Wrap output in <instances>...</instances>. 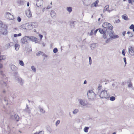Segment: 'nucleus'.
<instances>
[{
    "label": "nucleus",
    "instance_id": "48",
    "mask_svg": "<svg viewBox=\"0 0 134 134\" xmlns=\"http://www.w3.org/2000/svg\"><path fill=\"white\" fill-rule=\"evenodd\" d=\"M128 83H129V82H128ZM129 84L128 85V87H131L132 86V84L130 82H130H129Z\"/></svg>",
    "mask_w": 134,
    "mask_h": 134
},
{
    "label": "nucleus",
    "instance_id": "32",
    "mask_svg": "<svg viewBox=\"0 0 134 134\" xmlns=\"http://www.w3.org/2000/svg\"><path fill=\"white\" fill-rule=\"evenodd\" d=\"M43 52L41 51H39L38 53H36V55L37 56H39L41 54H42Z\"/></svg>",
    "mask_w": 134,
    "mask_h": 134
},
{
    "label": "nucleus",
    "instance_id": "2",
    "mask_svg": "<svg viewBox=\"0 0 134 134\" xmlns=\"http://www.w3.org/2000/svg\"><path fill=\"white\" fill-rule=\"evenodd\" d=\"M97 94L99 95L100 98H108L109 97V95H108L107 93V91L103 90L99 93V92H97Z\"/></svg>",
    "mask_w": 134,
    "mask_h": 134
},
{
    "label": "nucleus",
    "instance_id": "57",
    "mask_svg": "<svg viewBox=\"0 0 134 134\" xmlns=\"http://www.w3.org/2000/svg\"><path fill=\"white\" fill-rule=\"evenodd\" d=\"M51 8V7H50L49 6H48L47 8H46V9H49Z\"/></svg>",
    "mask_w": 134,
    "mask_h": 134
},
{
    "label": "nucleus",
    "instance_id": "31",
    "mask_svg": "<svg viewBox=\"0 0 134 134\" xmlns=\"http://www.w3.org/2000/svg\"><path fill=\"white\" fill-rule=\"evenodd\" d=\"M19 64L21 65L22 66H23L24 65V63L23 61L22 60H19Z\"/></svg>",
    "mask_w": 134,
    "mask_h": 134
},
{
    "label": "nucleus",
    "instance_id": "26",
    "mask_svg": "<svg viewBox=\"0 0 134 134\" xmlns=\"http://www.w3.org/2000/svg\"><path fill=\"white\" fill-rule=\"evenodd\" d=\"M109 9V6L108 5H106L105 7L104 8V11L106 10H108Z\"/></svg>",
    "mask_w": 134,
    "mask_h": 134
},
{
    "label": "nucleus",
    "instance_id": "20",
    "mask_svg": "<svg viewBox=\"0 0 134 134\" xmlns=\"http://www.w3.org/2000/svg\"><path fill=\"white\" fill-rule=\"evenodd\" d=\"M25 2V1H21L20 0L18 1V4L21 5H23L24 4Z\"/></svg>",
    "mask_w": 134,
    "mask_h": 134
},
{
    "label": "nucleus",
    "instance_id": "34",
    "mask_svg": "<svg viewBox=\"0 0 134 134\" xmlns=\"http://www.w3.org/2000/svg\"><path fill=\"white\" fill-rule=\"evenodd\" d=\"M115 98L114 96H111L110 97V99L111 101H113L115 100Z\"/></svg>",
    "mask_w": 134,
    "mask_h": 134
},
{
    "label": "nucleus",
    "instance_id": "52",
    "mask_svg": "<svg viewBox=\"0 0 134 134\" xmlns=\"http://www.w3.org/2000/svg\"><path fill=\"white\" fill-rule=\"evenodd\" d=\"M38 134H44V132L43 131H40Z\"/></svg>",
    "mask_w": 134,
    "mask_h": 134
},
{
    "label": "nucleus",
    "instance_id": "37",
    "mask_svg": "<svg viewBox=\"0 0 134 134\" xmlns=\"http://www.w3.org/2000/svg\"><path fill=\"white\" fill-rule=\"evenodd\" d=\"M58 51V49L57 48H54L53 50V52L54 53H57Z\"/></svg>",
    "mask_w": 134,
    "mask_h": 134
},
{
    "label": "nucleus",
    "instance_id": "10",
    "mask_svg": "<svg viewBox=\"0 0 134 134\" xmlns=\"http://www.w3.org/2000/svg\"><path fill=\"white\" fill-rule=\"evenodd\" d=\"M38 24L37 23H32L29 25V26L32 28H36Z\"/></svg>",
    "mask_w": 134,
    "mask_h": 134
},
{
    "label": "nucleus",
    "instance_id": "13",
    "mask_svg": "<svg viewBox=\"0 0 134 134\" xmlns=\"http://www.w3.org/2000/svg\"><path fill=\"white\" fill-rule=\"evenodd\" d=\"M78 101L80 104L83 106H85L87 105V103L85 102V101L81 99H79Z\"/></svg>",
    "mask_w": 134,
    "mask_h": 134
},
{
    "label": "nucleus",
    "instance_id": "15",
    "mask_svg": "<svg viewBox=\"0 0 134 134\" xmlns=\"http://www.w3.org/2000/svg\"><path fill=\"white\" fill-rule=\"evenodd\" d=\"M1 32L2 34L3 35H6L7 34L8 31L6 29L4 28H3L2 29Z\"/></svg>",
    "mask_w": 134,
    "mask_h": 134
},
{
    "label": "nucleus",
    "instance_id": "63",
    "mask_svg": "<svg viewBox=\"0 0 134 134\" xmlns=\"http://www.w3.org/2000/svg\"><path fill=\"white\" fill-rule=\"evenodd\" d=\"M21 34L20 33H19L18 35V36H21Z\"/></svg>",
    "mask_w": 134,
    "mask_h": 134
},
{
    "label": "nucleus",
    "instance_id": "40",
    "mask_svg": "<svg viewBox=\"0 0 134 134\" xmlns=\"http://www.w3.org/2000/svg\"><path fill=\"white\" fill-rule=\"evenodd\" d=\"M130 29H134V25L133 24H131L129 27Z\"/></svg>",
    "mask_w": 134,
    "mask_h": 134
},
{
    "label": "nucleus",
    "instance_id": "5",
    "mask_svg": "<svg viewBox=\"0 0 134 134\" xmlns=\"http://www.w3.org/2000/svg\"><path fill=\"white\" fill-rule=\"evenodd\" d=\"M87 96L89 99H94L96 97V94L92 90L88 91L87 92Z\"/></svg>",
    "mask_w": 134,
    "mask_h": 134
},
{
    "label": "nucleus",
    "instance_id": "11",
    "mask_svg": "<svg viewBox=\"0 0 134 134\" xmlns=\"http://www.w3.org/2000/svg\"><path fill=\"white\" fill-rule=\"evenodd\" d=\"M15 79L18 81V82L21 85H23V81L21 78L18 76L15 77Z\"/></svg>",
    "mask_w": 134,
    "mask_h": 134
},
{
    "label": "nucleus",
    "instance_id": "8",
    "mask_svg": "<svg viewBox=\"0 0 134 134\" xmlns=\"http://www.w3.org/2000/svg\"><path fill=\"white\" fill-rule=\"evenodd\" d=\"M29 41H32V42H35L36 43H38V41L37 40V38L33 36H28Z\"/></svg>",
    "mask_w": 134,
    "mask_h": 134
},
{
    "label": "nucleus",
    "instance_id": "9",
    "mask_svg": "<svg viewBox=\"0 0 134 134\" xmlns=\"http://www.w3.org/2000/svg\"><path fill=\"white\" fill-rule=\"evenodd\" d=\"M10 119H13L17 121H18L19 120V117L17 114H15L14 115L10 116Z\"/></svg>",
    "mask_w": 134,
    "mask_h": 134
},
{
    "label": "nucleus",
    "instance_id": "44",
    "mask_svg": "<svg viewBox=\"0 0 134 134\" xmlns=\"http://www.w3.org/2000/svg\"><path fill=\"white\" fill-rule=\"evenodd\" d=\"M21 20V18L19 17L18 16L17 18V20L19 22H20Z\"/></svg>",
    "mask_w": 134,
    "mask_h": 134
},
{
    "label": "nucleus",
    "instance_id": "25",
    "mask_svg": "<svg viewBox=\"0 0 134 134\" xmlns=\"http://www.w3.org/2000/svg\"><path fill=\"white\" fill-rule=\"evenodd\" d=\"M76 23L75 21H72L70 24V25L72 28L74 27L75 26V23Z\"/></svg>",
    "mask_w": 134,
    "mask_h": 134
},
{
    "label": "nucleus",
    "instance_id": "60",
    "mask_svg": "<svg viewBox=\"0 0 134 134\" xmlns=\"http://www.w3.org/2000/svg\"><path fill=\"white\" fill-rule=\"evenodd\" d=\"M18 36V35L16 34H14V37H16Z\"/></svg>",
    "mask_w": 134,
    "mask_h": 134
},
{
    "label": "nucleus",
    "instance_id": "4",
    "mask_svg": "<svg viewBox=\"0 0 134 134\" xmlns=\"http://www.w3.org/2000/svg\"><path fill=\"white\" fill-rule=\"evenodd\" d=\"M107 32L108 33L110 38H111L112 39H114L119 37L118 35H114V32L112 30H109V31Z\"/></svg>",
    "mask_w": 134,
    "mask_h": 134
},
{
    "label": "nucleus",
    "instance_id": "56",
    "mask_svg": "<svg viewBox=\"0 0 134 134\" xmlns=\"http://www.w3.org/2000/svg\"><path fill=\"white\" fill-rule=\"evenodd\" d=\"M126 33V32L125 31L123 32L122 33V34L123 36H124L125 35V34Z\"/></svg>",
    "mask_w": 134,
    "mask_h": 134
},
{
    "label": "nucleus",
    "instance_id": "47",
    "mask_svg": "<svg viewBox=\"0 0 134 134\" xmlns=\"http://www.w3.org/2000/svg\"><path fill=\"white\" fill-rule=\"evenodd\" d=\"M60 122V120H58L56 122V126H57V125L59 124Z\"/></svg>",
    "mask_w": 134,
    "mask_h": 134
},
{
    "label": "nucleus",
    "instance_id": "3",
    "mask_svg": "<svg viewBox=\"0 0 134 134\" xmlns=\"http://www.w3.org/2000/svg\"><path fill=\"white\" fill-rule=\"evenodd\" d=\"M102 26L104 28V29H105V31L107 32L109 31V30H112L113 27L111 24L107 22H105L103 24Z\"/></svg>",
    "mask_w": 134,
    "mask_h": 134
},
{
    "label": "nucleus",
    "instance_id": "46",
    "mask_svg": "<svg viewBox=\"0 0 134 134\" xmlns=\"http://www.w3.org/2000/svg\"><path fill=\"white\" fill-rule=\"evenodd\" d=\"M133 33L131 32V33L129 35V37H132L133 36Z\"/></svg>",
    "mask_w": 134,
    "mask_h": 134
},
{
    "label": "nucleus",
    "instance_id": "14",
    "mask_svg": "<svg viewBox=\"0 0 134 134\" xmlns=\"http://www.w3.org/2000/svg\"><path fill=\"white\" fill-rule=\"evenodd\" d=\"M26 107L25 109L24 110V111L25 113H27L29 114L30 113L31 111L30 108L29 107H28L27 104H26Z\"/></svg>",
    "mask_w": 134,
    "mask_h": 134
},
{
    "label": "nucleus",
    "instance_id": "12",
    "mask_svg": "<svg viewBox=\"0 0 134 134\" xmlns=\"http://www.w3.org/2000/svg\"><path fill=\"white\" fill-rule=\"evenodd\" d=\"M43 1L42 0H38L37 1V3L36 4L37 7H40L43 4Z\"/></svg>",
    "mask_w": 134,
    "mask_h": 134
},
{
    "label": "nucleus",
    "instance_id": "62",
    "mask_svg": "<svg viewBox=\"0 0 134 134\" xmlns=\"http://www.w3.org/2000/svg\"><path fill=\"white\" fill-rule=\"evenodd\" d=\"M87 83V81L86 80H85L83 84H85Z\"/></svg>",
    "mask_w": 134,
    "mask_h": 134
},
{
    "label": "nucleus",
    "instance_id": "33",
    "mask_svg": "<svg viewBox=\"0 0 134 134\" xmlns=\"http://www.w3.org/2000/svg\"><path fill=\"white\" fill-rule=\"evenodd\" d=\"M40 112L42 113H44L45 112V111L43 109L41 108L40 107Z\"/></svg>",
    "mask_w": 134,
    "mask_h": 134
},
{
    "label": "nucleus",
    "instance_id": "24",
    "mask_svg": "<svg viewBox=\"0 0 134 134\" xmlns=\"http://www.w3.org/2000/svg\"><path fill=\"white\" fill-rule=\"evenodd\" d=\"M66 10L69 13L71 12L72 11V8L70 7H67Z\"/></svg>",
    "mask_w": 134,
    "mask_h": 134
},
{
    "label": "nucleus",
    "instance_id": "22",
    "mask_svg": "<svg viewBox=\"0 0 134 134\" xmlns=\"http://www.w3.org/2000/svg\"><path fill=\"white\" fill-rule=\"evenodd\" d=\"M108 33L107 32V31H105V32H104V33L103 34V38H106L107 37Z\"/></svg>",
    "mask_w": 134,
    "mask_h": 134
},
{
    "label": "nucleus",
    "instance_id": "43",
    "mask_svg": "<svg viewBox=\"0 0 134 134\" xmlns=\"http://www.w3.org/2000/svg\"><path fill=\"white\" fill-rule=\"evenodd\" d=\"M89 64L91 65L92 64V59L91 57H89Z\"/></svg>",
    "mask_w": 134,
    "mask_h": 134
},
{
    "label": "nucleus",
    "instance_id": "50",
    "mask_svg": "<svg viewBox=\"0 0 134 134\" xmlns=\"http://www.w3.org/2000/svg\"><path fill=\"white\" fill-rule=\"evenodd\" d=\"M128 2L130 3L131 4L132 1L134 2V0H127Z\"/></svg>",
    "mask_w": 134,
    "mask_h": 134
},
{
    "label": "nucleus",
    "instance_id": "6",
    "mask_svg": "<svg viewBox=\"0 0 134 134\" xmlns=\"http://www.w3.org/2000/svg\"><path fill=\"white\" fill-rule=\"evenodd\" d=\"M21 42L23 44H27L29 43L28 36H25L23 37L21 39Z\"/></svg>",
    "mask_w": 134,
    "mask_h": 134
},
{
    "label": "nucleus",
    "instance_id": "45",
    "mask_svg": "<svg viewBox=\"0 0 134 134\" xmlns=\"http://www.w3.org/2000/svg\"><path fill=\"white\" fill-rule=\"evenodd\" d=\"M21 28H23V29H26V27L25 26V25H23L21 26Z\"/></svg>",
    "mask_w": 134,
    "mask_h": 134
},
{
    "label": "nucleus",
    "instance_id": "18",
    "mask_svg": "<svg viewBox=\"0 0 134 134\" xmlns=\"http://www.w3.org/2000/svg\"><path fill=\"white\" fill-rule=\"evenodd\" d=\"M11 69L13 71H15L17 70V68L14 65L11 64L10 65Z\"/></svg>",
    "mask_w": 134,
    "mask_h": 134
},
{
    "label": "nucleus",
    "instance_id": "1",
    "mask_svg": "<svg viewBox=\"0 0 134 134\" xmlns=\"http://www.w3.org/2000/svg\"><path fill=\"white\" fill-rule=\"evenodd\" d=\"M0 74L2 76V80L0 81V84L3 86L6 87L7 85L6 81L7 80V77L5 76V75L4 74L3 71H0Z\"/></svg>",
    "mask_w": 134,
    "mask_h": 134
},
{
    "label": "nucleus",
    "instance_id": "35",
    "mask_svg": "<svg viewBox=\"0 0 134 134\" xmlns=\"http://www.w3.org/2000/svg\"><path fill=\"white\" fill-rule=\"evenodd\" d=\"M87 2H88V1L87 0H84V2H83L84 5L86 6H88L89 4L88 3L87 4L86 3Z\"/></svg>",
    "mask_w": 134,
    "mask_h": 134
},
{
    "label": "nucleus",
    "instance_id": "16",
    "mask_svg": "<svg viewBox=\"0 0 134 134\" xmlns=\"http://www.w3.org/2000/svg\"><path fill=\"white\" fill-rule=\"evenodd\" d=\"M56 14V13L53 10H51L50 13V15L52 18H54L55 17Z\"/></svg>",
    "mask_w": 134,
    "mask_h": 134
},
{
    "label": "nucleus",
    "instance_id": "36",
    "mask_svg": "<svg viewBox=\"0 0 134 134\" xmlns=\"http://www.w3.org/2000/svg\"><path fill=\"white\" fill-rule=\"evenodd\" d=\"M31 69L34 72H35L36 71V69L35 67L34 66H31Z\"/></svg>",
    "mask_w": 134,
    "mask_h": 134
},
{
    "label": "nucleus",
    "instance_id": "19",
    "mask_svg": "<svg viewBox=\"0 0 134 134\" xmlns=\"http://www.w3.org/2000/svg\"><path fill=\"white\" fill-rule=\"evenodd\" d=\"M122 18L126 20H128L129 19L127 16L126 14H124L122 16Z\"/></svg>",
    "mask_w": 134,
    "mask_h": 134
},
{
    "label": "nucleus",
    "instance_id": "7",
    "mask_svg": "<svg viewBox=\"0 0 134 134\" xmlns=\"http://www.w3.org/2000/svg\"><path fill=\"white\" fill-rule=\"evenodd\" d=\"M129 53L131 56L134 55V48L133 46H130L128 47Z\"/></svg>",
    "mask_w": 134,
    "mask_h": 134
},
{
    "label": "nucleus",
    "instance_id": "17",
    "mask_svg": "<svg viewBox=\"0 0 134 134\" xmlns=\"http://www.w3.org/2000/svg\"><path fill=\"white\" fill-rule=\"evenodd\" d=\"M26 14L27 16L29 18H30L32 16V14L30 9L27 10L26 12Z\"/></svg>",
    "mask_w": 134,
    "mask_h": 134
},
{
    "label": "nucleus",
    "instance_id": "49",
    "mask_svg": "<svg viewBox=\"0 0 134 134\" xmlns=\"http://www.w3.org/2000/svg\"><path fill=\"white\" fill-rule=\"evenodd\" d=\"M124 62H125V64L126 65L127 64V62L126 61V59L125 57H124L123 58Z\"/></svg>",
    "mask_w": 134,
    "mask_h": 134
},
{
    "label": "nucleus",
    "instance_id": "28",
    "mask_svg": "<svg viewBox=\"0 0 134 134\" xmlns=\"http://www.w3.org/2000/svg\"><path fill=\"white\" fill-rule=\"evenodd\" d=\"M102 86H99L97 88V90L98 91V92H99V93L101 92L100 90L102 88Z\"/></svg>",
    "mask_w": 134,
    "mask_h": 134
},
{
    "label": "nucleus",
    "instance_id": "55",
    "mask_svg": "<svg viewBox=\"0 0 134 134\" xmlns=\"http://www.w3.org/2000/svg\"><path fill=\"white\" fill-rule=\"evenodd\" d=\"M99 30V29H97L96 30L94 31V35H96V33L97 32V31H98V30Z\"/></svg>",
    "mask_w": 134,
    "mask_h": 134
},
{
    "label": "nucleus",
    "instance_id": "27",
    "mask_svg": "<svg viewBox=\"0 0 134 134\" xmlns=\"http://www.w3.org/2000/svg\"><path fill=\"white\" fill-rule=\"evenodd\" d=\"M6 58V57L4 55H0V61L2 60L5 59Z\"/></svg>",
    "mask_w": 134,
    "mask_h": 134
},
{
    "label": "nucleus",
    "instance_id": "21",
    "mask_svg": "<svg viewBox=\"0 0 134 134\" xmlns=\"http://www.w3.org/2000/svg\"><path fill=\"white\" fill-rule=\"evenodd\" d=\"M99 32L101 34H103L105 31V29H99Z\"/></svg>",
    "mask_w": 134,
    "mask_h": 134
},
{
    "label": "nucleus",
    "instance_id": "23",
    "mask_svg": "<svg viewBox=\"0 0 134 134\" xmlns=\"http://www.w3.org/2000/svg\"><path fill=\"white\" fill-rule=\"evenodd\" d=\"M19 45L17 44H16L15 45V49L16 50H18L19 48Z\"/></svg>",
    "mask_w": 134,
    "mask_h": 134
},
{
    "label": "nucleus",
    "instance_id": "59",
    "mask_svg": "<svg viewBox=\"0 0 134 134\" xmlns=\"http://www.w3.org/2000/svg\"><path fill=\"white\" fill-rule=\"evenodd\" d=\"M6 14L8 15L9 16H10V15H11L10 13L9 12H7Z\"/></svg>",
    "mask_w": 134,
    "mask_h": 134
},
{
    "label": "nucleus",
    "instance_id": "53",
    "mask_svg": "<svg viewBox=\"0 0 134 134\" xmlns=\"http://www.w3.org/2000/svg\"><path fill=\"white\" fill-rule=\"evenodd\" d=\"M38 35L40 37L41 40L42 39V38L43 37V35L41 34H39Z\"/></svg>",
    "mask_w": 134,
    "mask_h": 134
},
{
    "label": "nucleus",
    "instance_id": "64",
    "mask_svg": "<svg viewBox=\"0 0 134 134\" xmlns=\"http://www.w3.org/2000/svg\"><path fill=\"white\" fill-rule=\"evenodd\" d=\"M30 3L29 2H27V7H29V6Z\"/></svg>",
    "mask_w": 134,
    "mask_h": 134
},
{
    "label": "nucleus",
    "instance_id": "41",
    "mask_svg": "<svg viewBox=\"0 0 134 134\" xmlns=\"http://www.w3.org/2000/svg\"><path fill=\"white\" fill-rule=\"evenodd\" d=\"M78 112V110L77 109H75L73 111V113L74 114H75L77 113Z\"/></svg>",
    "mask_w": 134,
    "mask_h": 134
},
{
    "label": "nucleus",
    "instance_id": "61",
    "mask_svg": "<svg viewBox=\"0 0 134 134\" xmlns=\"http://www.w3.org/2000/svg\"><path fill=\"white\" fill-rule=\"evenodd\" d=\"M46 9V8H43L42 9L43 12H44V10Z\"/></svg>",
    "mask_w": 134,
    "mask_h": 134
},
{
    "label": "nucleus",
    "instance_id": "54",
    "mask_svg": "<svg viewBox=\"0 0 134 134\" xmlns=\"http://www.w3.org/2000/svg\"><path fill=\"white\" fill-rule=\"evenodd\" d=\"M93 30H91V31L90 33V35L91 36L93 35Z\"/></svg>",
    "mask_w": 134,
    "mask_h": 134
},
{
    "label": "nucleus",
    "instance_id": "38",
    "mask_svg": "<svg viewBox=\"0 0 134 134\" xmlns=\"http://www.w3.org/2000/svg\"><path fill=\"white\" fill-rule=\"evenodd\" d=\"M111 38H110L107 39L105 41V42L107 43H108L111 40Z\"/></svg>",
    "mask_w": 134,
    "mask_h": 134
},
{
    "label": "nucleus",
    "instance_id": "42",
    "mask_svg": "<svg viewBox=\"0 0 134 134\" xmlns=\"http://www.w3.org/2000/svg\"><path fill=\"white\" fill-rule=\"evenodd\" d=\"M125 51L124 49H123L122 51V54L123 56H125Z\"/></svg>",
    "mask_w": 134,
    "mask_h": 134
},
{
    "label": "nucleus",
    "instance_id": "39",
    "mask_svg": "<svg viewBox=\"0 0 134 134\" xmlns=\"http://www.w3.org/2000/svg\"><path fill=\"white\" fill-rule=\"evenodd\" d=\"M9 19L11 20H13L14 19V16L13 15H11L9 16Z\"/></svg>",
    "mask_w": 134,
    "mask_h": 134
},
{
    "label": "nucleus",
    "instance_id": "51",
    "mask_svg": "<svg viewBox=\"0 0 134 134\" xmlns=\"http://www.w3.org/2000/svg\"><path fill=\"white\" fill-rule=\"evenodd\" d=\"M42 56L45 57H48L47 55H46L45 53H43H43H42Z\"/></svg>",
    "mask_w": 134,
    "mask_h": 134
},
{
    "label": "nucleus",
    "instance_id": "29",
    "mask_svg": "<svg viewBox=\"0 0 134 134\" xmlns=\"http://www.w3.org/2000/svg\"><path fill=\"white\" fill-rule=\"evenodd\" d=\"M99 2L98 0H97L96 1L94 2L93 3V4L94 5V6L96 7L97 6V4Z\"/></svg>",
    "mask_w": 134,
    "mask_h": 134
},
{
    "label": "nucleus",
    "instance_id": "30",
    "mask_svg": "<svg viewBox=\"0 0 134 134\" xmlns=\"http://www.w3.org/2000/svg\"><path fill=\"white\" fill-rule=\"evenodd\" d=\"M89 129V127H85L84 129V131L85 132H88V130Z\"/></svg>",
    "mask_w": 134,
    "mask_h": 134
},
{
    "label": "nucleus",
    "instance_id": "58",
    "mask_svg": "<svg viewBox=\"0 0 134 134\" xmlns=\"http://www.w3.org/2000/svg\"><path fill=\"white\" fill-rule=\"evenodd\" d=\"M116 23H119L120 22V20L119 19H118L117 20H116Z\"/></svg>",
    "mask_w": 134,
    "mask_h": 134
}]
</instances>
